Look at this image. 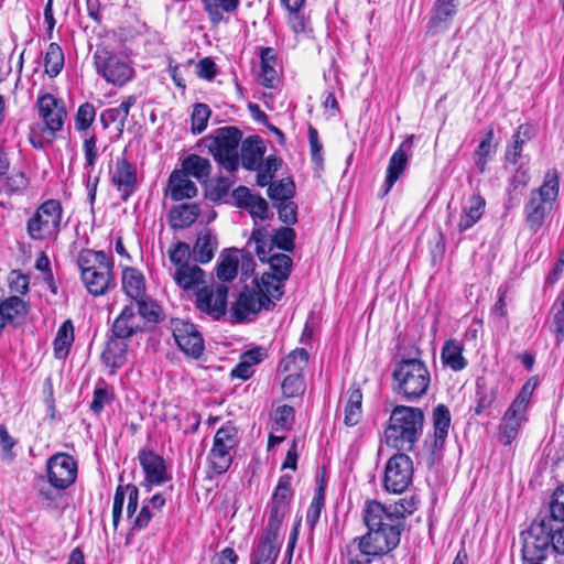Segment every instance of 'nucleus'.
<instances>
[{
  "instance_id": "nucleus-1",
  "label": "nucleus",
  "mask_w": 564,
  "mask_h": 564,
  "mask_svg": "<svg viewBox=\"0 0 564 564\" xmlns=\"http://www.w3.org/2000/svg\"><path fill=\"white\" fill-rule=\"evenodd\" d=\"M415 510L416 501L413 497L400 499L390 506L369 501L364 514L368 532L361 538H355L350 544L373 557L389 553L399 545L404 520Z\"/></svg>"
},
{
  "instance_id": "nucleus-2",
  "label": "nucleus",
  "mask_w": 564,
  "mask_h": 564,
  "mask_svg": "<svg viewBox=\"0 0 564 564\" xmlns=\"http://www.w3.org/2000/svg\"><path fill=\"white\" fill-rule=\"evenodd\" d=\"M523 561H544L549 554H564V527H556L542 512L521 532Z\"/></svg>"
},
{
  "instance_id": "nucleus-3",
  "label": "nucleus",
  "mask_w": 564,
  "mask_h": 564,
  "mask_svg": "<svg viewBox=\"0 0 564 564\" xmlns=\"http://www.w3.org/2000/svg\"><path fill=\"white\" fill-rule=\"evenodd\" d=\"M424 413L420 408L397 405L384 431L388 446L401 452H412L422 435Z\"/></svg>"
},
{
  "instance_id": "nucleus-4",
  "label": "nucleus",
  "mask_w": 564,
  "mask_h": 564,
  "mask_svg": "<svg viewBox=\"0 0 564 564\" xmlns=\"http://www.w3.org/2000/svg\"><path fill=\"white\" fill-rule=\"evenodd\" d=\"M431 373L419 358H402L392 371V391L408 402H414L426 394Z\"/></svg>"
},
{
  "instance_id": "nucleus-5",
  "label": "nucleus",
  "mask_w": 564,
  "mask_h": 564,
  "mask_svg": "<svg viewBox=\"0 0 564 564\" xmlns=\"http://www.w3.org/2000/svg\"><path fill=\"white\" fill-rule=\"evenodd\" d=\"M36 107L42 122L31 127L29 140L33 148L43 149L52 143L56 133L63 129L67 111L64 100L52 94L40 96Z\"/></svg>"
},
{
  "instance_id": "nucleus-6",
  "label": "nucleus",
  "mask_w": 564,
  "mask_h": 564,
  "mask_svg": "<svg viewBox=\"0 0 564 564\" xmlns=\"http://www.w3.org/2000/svg\"><path fill=\"white\" fill-rule=\"evenodd\" d=\"M82 281L94 296L106 294L116 286L113 261L104 251L84 249L77 257Z\"/></svg>"
},
{
  "instance_id": "nucleus-7",
  "label": "nucleus",
  "mask_w": 564,
  "mask_h": 564,
  "mask_svg": "<svg viewBox=\"0 0 564 564\" xmlns=\"http://www.w3.org/2000/svg\"><path fill=\"white\" fill-rule=\"evenodd\" d=\"M93 58L97 74L113 86L122 87L134 77L132 61L123 50L100 44Z\"/></svg>"
},
{
  "instance_id": "nucleus-8",
  "label": "nucleus",
  "mask_w": 564,
  "mask_h": 564,
  "mask_svg": "<svg viewBox=\"0 0 564 564\" xmlns=\"http://www.w3.org/2000/svg\"><path fill=\"white\" fill-rule=\"evenodd\" d=\"M241 139L242 132L237 127L227 126L216 129L203 141L214 160L229 173H235L239 167Z\"/></svg>"
},
{
  "instance_id": "nucleus-9",
  "label": "nucleus",
  "mask_w": 564,
  "mask_h": 564,
  "mask_svg": "<svg viewBox=\"0 0 564 564\" xmlns=\"http://www.w3.org/2000/svg\"><path fill=\"white\" fill-rule=\"evenodd\" d=\"M63 208L58 200L42 203L26 221V232L32 240H55L61 230Z\"/></svg>"
},
{
  "instance_id": "nucleus-10",
  "label": "nucleus",
  "mask_w": 564,
  "mask_h": 564,
  "mask_svg": "<svg viewBox=\"0 0 564 564\" xmlns=\"http://www.w3.org/2000/svg\"><path fill=\"white\" fill-rule=\"evenodd\" d=\"M534 390V384L527 381L510 406L507 409L499 425L498 440L510 445L518 436L520 426L525 420V412Z\"/></svg>"
},
{
  "instance_id": "nucleus-11",
  "label": "nucleus",
  "mask_w": 564,
  "mask_h": 564,
  "mask_svg": "<svg viewBox=\"0 0 564 564\" xmlns=\"http://www.w3.org/2000/svg\"><path fill=\"white\" fill-rule=\"evenodd\" d=\"M237 444L238 430L234 424L227 422L217 430L208 454V462L213 471L220 475L229 469L232 462L231 451Z\"/></svg>"
},
{
  "instance_id": "nucleus-12",
  "label": "nucleus",
  "mask_w": 564,
  "mask_h": 564,
  "mask_svg": "<svg viewBox=\"0 0 564 564\" xmlns=\"http://www.w3.org/2000/svg\"><path fill=\"white\" fill-rule=\"evenodd\" d=\"M413 462L405 453L394 454L386 464L383 488L388 492L402 494L412 482Z\"/></svg>"
},
{
  "instance_id": "nucleus-13",
  "label": "nucleus",
  "mask_w": 564,
  "mask_h": 564,
  "mask_svg": "<svg viewBox=\"0 0 564 564\" xmlns=\"http://www.w3.org/2000/svg\"><path fill=\"white\" fill-rule=\"evenodd\" d=\"M50 484L57 490H64L77 478V462L67 453H56L46 462Z\"/></svg>"
},
{
  "instance_id": "nucleus-14",
  "label": "nucleus",
  "mask_w": 564,
  "mask_h": 564,
  "mask_svg": "<svg viewBox=\"0 0 564 564\" xmlns=\"http://www.w3.org/2000/svg\"><path fill=\"white\" fill-rule=\"evenodd\" d=\"M228 286L224 284L203 286L196 292V308L215 319L226 314Z\"/></svg>"
},
{
  "instance_id": "nucleus-15",
  "label": "nucleus",
  "mask_w": 564,
  "mask_h": 564,
  "mask_svg": "<svg viewBox=\"0 0 564 564\" xmlns=\"http://www.w3.org/2000/svg\"><path fill=\"white\" fill-rule=\"evenodd\" d=\"M273 306L274 302L260 294L254 286H246L235 302L231 314L237 322H242L250 314H258L261 310H270Z\"/></svg>"
},
{
  "instance_id": "nucleus-16",
  "label": "nucleus",
  "mask_w": 564,
  "mask_h": 564,
  "mask_svg": "<svg viewBox=\"0 0 564 564\" xmlns=\"http://www.w3.org/2000/svg\"><path fill=\"white\" fill-rule=\"evenodd\" d=\"M432 421L434 429L433 437L431 440L426 438L424 446L431 455L436 457L443 451L448 436L452 421L449 409L443 403L437 404L433 409Z\"/></svg>"
},
{
  "instance_id": "nucleus-17",
  "label": "nucleus",
  "mask_w": 564,
  "mask_h": 564,
  "mask_svg": "<svg viewBox=\"0 0 564 564\" xmlns=\"http://www.w3.org/2000/svg\"><path fill=\"white\" fill-rule=\"evenodd\" d=\"M173 335L178 348L187 356L198 359L204 351V339L194 324L182 322L175 325Z\"/></svg>"
},
{
  "instance_id": "nucleus-18",
  "label": "nucleus",
  "mask_w": 564,
  "mask_h": 564,
  "mask_svg": "<svg viewBox=\"0 0 564 564\" xmlns=\"http://www.w3.org/2000/svg\"><path fill=\"white\" fill-rule=\"evenodd\" d=\"M111 181L120 192L122 200L128 198L135 192L138 186L137 167L126 158H119L116 162Z\"/></svg>"
},
{
  "instance_id": "nucleus-19",
  "label": "nucleus",
  "mask_w": 564,
  "mask_h": 564,
  "mask_svg": "<svg viewBox=\"0 0 564 564\" xmlns=\"http://www.w3.org/2000/svg\"><path fill=\"white\" fill-rule=\"evenodd\" d=\"M412 150V137L403 141L393 152L387 167V175L382 185V195H387L408 166L409 153Z\"/></svg>"
},
{
  "instance_id": "nucleus-20",
  "label": "nucleus",
  "mask_w": 564,
  "mask_h": 564,
  "mask_svg": "<svg viewBox=\"0 0 564 564\" xmlns=\"http://www.w3.org/2000/svg\"><path fill=\"white\" fill-rule=\"evenodd\" d=\"M138 458L149 489L152 485L158 486L169 480L164 459L160 455L150 449H141Z\"/></svg>"
},
{
  "instance_id": "nucleus-21",
  "label": "nucleus",
  "mask_w": 564,
  "mask_h": 564,
  "mask_svg": "<svg viewBox=\"0 0 564 564\" xmlns=\"http://www.w3.org/2000/svg\"><path fill=\"white\" fill-rule=\"evenodd\" d=\"M458 0H436L431 11L427 33L435 35L446 31L456 14Z\"/></svg>"
},
{
  "instance_id": "nucleus-22",
  "label": "nucleus",
  "mask_w": 564,
  "mask_h": 564,
  "mask_svg": "<svg viewBox=\"0 0 564 564\" xmlns=\"http://www.w3.org/2000/svg\"><path fill=\"white\" fill-rule=\"evenodd\" d=\"M142 330L139 317L133 304L126 305L115 319L111 333L116 339H127Z\"/></svg>"
},
{
  "instance_id": "nucleus-23",
  "label": "nucleus",
  "mask_w": 564,
  "mask_h": 564,
  "mask_svg": "<svg viewBox=\"0 0 564 564\" xmlns=\"http://www.w3.org/2000/svg\"><path fill=\"white\" fill-rule=\"evenodd\" d=\"M217 236L208 228L198 231L194 246L192 248V258L196 263L207 264L218 249Z\"/></svg>"
},
{
  "instance_id": "nucleus-24",
  "label": "nucleus",
  "mask_w": 564,
  "mask_h": 564,
  "mask_svg": "<svg viewBox=\"0 0 564 564\" xmlns=\"http://www.w3.org/2000/svg\"><path fill=\"white\" fill-rule=\"evenodd\" d=\"M553 204L545 202L539 196L530 195L524 206L525 221L529 228L536 232L544 224L546 217L552 210Z\"/></svg>"
},
{
  "instance_id": "nucleus-25",
  "label": "nucleus",
  "mask_w": 564,
  "mask_h": 564,
  "mask_svg": "<svg viewBox=\"0 0 564 564\" xmlns=\"http://www.w3.org/2000/svg\"><path fill=\"white\" fill-rule=\"evenodd\" d=\"M265 147L259 135H250L241 142V165L248 171H254L263 159Z\"/></svg>"
},
{
  "instance_id": "nucleus-26",
  "label": "nucleus",
  "mask_w": 564,
  "mask_h": 564,
  "mask_svg": "<svg viewBox=\"0 0 564 564\" xmlns=\"http://www.w3.org/2000/svg\"><path fill=\"white\" fill-rule=\"evenodd\" d=\"M188 177L182 170H175L171 173L169 177L171 199L178 202L197 195V187Z\"/></svg>"
},
{
  "instance_id": "nucleus-27",
  "label": "nucleus",
  "mask_w": 564,
  "mask_h": 564,
  "mask_svg": "<svg viewBox=\"0 0 564 564\" xmlns=\"http://www.w3.org/2000/svg\"><path fill=\"white\" fill-rule=\"evenodd\" d=\"M486 200L479 194L471 195L463 207L458 231L464 232L476 225L484 215Z\"/></svg>"
},
{
  "instance_id": "nucleus-28",
  "label": "nucleus",
  "mask_w": 564,
  "mask_h": 564,
  "mask_svg": "<svg viewBox=\"0 0 564 564\" xmlns=\"http://www.w3.org/2000/svg\"><path fill=\"white\" fill-rule=\"evenodd\" d=\"M173 280L184 291H192L205 283V271L197 263H189L174 270Z\"/></svg>"
},
{
  "instance_id": "nucleus-29",
  "label": "nucleus",
  "mask_w": 564,
  "mask_h": 564,
  "mask_svg": "<svg viewBox=\"0 0 564 564\" xmlns=\"http://www.w3.org/2000/svg\"><path fill=\"white\" fill-rule=\"evenodd\" d=\"M137 104L134 95L128 96L118 107L108 108L100 113V121L105 129L110 124L117 123L118 130L121 132L126 126L130 109Z\"/></svg>"
},
{
  "instance_id": "nucleus-30",
  "label": "nucleus",
  "mask_w": 564,
  "mask_h": 564,
  "mask_svg": "<svg viewBox=\"0 0 564 564\" xmlns=\"http://www.w3.org/2000/svg\"><path fill=\"white\" fill-rule=\"evenodd\" d=\"M280 552L279 536L263 534L252 553L251 564H275Z\"/></svg>"
},
{
  "instance_id": "nucleus-31",
  "label": "nucleus",
  "mask_w": 564,
  "mask_h": 564,
  "mask_svg": "<svg viewBox=\"0 0 564 564\" xmlns=\"http://www.w3.org/2000/svg\"><path fill=\"white\" fill-rule=\"evenodd\" d=\"M200 213L196 203L180 204L169 213V224L173 229H185L193 225Z\"/></svg>"
},
{
  "instance_id": "nucleus-32",
  "label": "nucleus",
  "mask_w": 564,
  "mask_h": 564,
  "mask_svg": "<svg viewBox=\"0 0 564 564\" xmlns=\"http://www.w3.org/2000/svg\"><path fill=\"white\" fill-rule=\"evenodd\" d=\"M239 257L236 248L221 251L216 265V275L223 282H231L238 273Z\"/></svg>"
},
{
  "instance_id": "nucleus-33",
  "label": "nucleus",
  "mask_w": 564,
  "mask_h": 564,
  "mask_svg": "<svg viewBox=\"0 0 564 564\" xmlns=\"http://www.w3.org/2000/svg\"><path fill=\"white\" fill-rule=\"evenodd\" d=\"M464 346L456 339L445 341L441 359L444 366L451 368L453 371H460L467 366V360L463 356Z\"/></svg>"
},
{
  "instance_id": "nucleus-34",
  "label": "nucleus",
  "mask_w": 564,
  "mask_h": 564,
  "mask_svg": "<svg viewBox=\"0 0 564 564\" xmlns=\"http://www.w3.org/2000/svg\"><path fill=\"white\" fill-rule=\"evenodd\" d=\"M122 290L133 301L145 295V281L143 274L134 268L122 271Z\"/></svg>"
},
{
  "instance_id": "nucleus-35",
  "label": "nucleus",
  "mask_w": 564,
  "mask_h": 564,
  "mask_svg": "<svg viewBox=\"0 0 564 564\" xmlns=\"http://www.w3.org/2000/svg\"><path fill=\"white\" fill-rule=\"evenodd\" d=\"M253 286L269 301H279L284 294V280H279L271 273H263L259 280L256 279Z\"/></svg>"
},
{
  "instance_id": "nucleus-36",
  "label": "nucleus",
  "mask_w": 564,
  "mask_h": 564,
  "mask_svg": "<svg viewBox=\"0 0 564 564\" xmlns=\"http://www.w3.org/2000/svg\"><path fill=\"white\" fill-rule=\"evenodd\" d=\"M182 171L198 181H206L212 173V164L206 158L189 154L182 161Z\"/></svg>"
},
{
  "instance_id": "nucleus-37",
  "label": "nucleus",
  "mask_w": 564,
  "mask_h": 564,
  "mask_svg": "<svg viewBox=\"0 0 564 564\" xmlns=\"http://www.w3.org/2000/svg\"><path fill=\"white\" fill-rule=\"evenodd\" d=\"M74 343V325L66 319L58 328L54 339V355L57 359H65Z\"/></svg>"
},
{
  "instance_id": "nucleus-38",
  "label": "nucleus",
  "mask_w": 564,
  "mask_h": 564,
  "mask_svg": "<svg viewBox=\"0 0 564 564\" xmlns=\"http://www.w3.org/2000/svg\"><path fill=\"white\" fill-rule=\"evenodd\" d=\"M261 74L260 83L264 87L272 88L276 79V70L274 68L276 55L272 47H264L260 53Z\"/></svg>"
},
{
  "instance_id": "nucleus-39",
  "label": "nucleus",
  "mask_w": 564,
  "mask_h": 564,
  "mask_svg": "<svg viewBox=\"0 0 564 564\" xmlns=\"http://www.w3.org/2000/svg\"><path fill=\"white\" fill-rule=\"evenodd\" d=\"M0 310L3 315L4 324L23 319L28 312L25 302L19 296H10L2 301Z\"/></svg>"
},
{
  "instance_id": "nucleus-40",
  "label": "nucleus",
  "mask_w": 564,
  "mask_h": 564,
  "mask_svg": "<svg viewBox=\"0 0 564 564\" xmlns=\"http://www.w3.org/2000/svg\"><path fill=\"white\" fill-rule=\"evenodd\" d=\"M542 516H549V521L556 527H564V485L553 491L547 511Z\"/></svg>"
},
{
  "instance_id": "nucleus-41",
  "label": "nucleus",
  "mask_w": 564,
  "mask_h": 564,
  "mask_svg": "<svg viewBox=\"0 0 564 564\" xmlns=\"http://www.w3.org/2000/svg\"><path fill=\"white\" fill-rule=\"evenodd\" d=\"M558 172L555 169H551L545 173L543 184L536 191H532L530 195L539 196L545 202L551 204L557 197L558 194Z\"/></svg>"
},
{
  "instance_id": "nucleus-42",
  "label": "nucleus",
  "mask_w": 564,
  "mask_h": 564,
  "mask_svg": "<svg viewBox=\"0 0 564 564\" xmlns=\"http://www.w3.org/2000/svg\"><path fill=\"white\" fill-rule=\"evenodd\" d=\"M513 142L507 147L506 161L516 164L518 159L521 156L523 145L531 139V128L528 124L519 126L516 133L512 135Z\"/></svg>"
},
{
  "instance_id": "nucleus-43",
  "label": "nucleus",
  "mask_w": 564,
  "mask_h": 564,
  "mask_svg": "<svg viewBox=\"0 0 564 564\" xmlns=\"http://www.w3.org/2000/svg\"><path fill=\"white\" fill-rule=\"evenodd\" d=\"M213 23H219L223 14L236 11L240 0H202Z\"/></svg>"
},
{
  "instance_id": "nucleus-44",
  "label": "nucleus",
  "mask_w": 564,
  "mask_h": 564,
  "mask_svg": "<svg viewBox=\"0 0 564 564\" xmlns=\"http://www.w3.org/2000/svg\"><path fill=\"white\" fill-rule=\"evenodd\" d=\"M362 392L359 388H350L349 398L345 406L344 422L347 426H355L361 417Z\"/></svg>"
},
{
  "instance_id": "nucleus-45",
  "label": "nucleus",
  "mask_w": 564,
  "mask_h": 564,
  "mask_svg": "<svg viewBox=\"0 0 564 564\" xmlns=\"http://www.w3.org/2000/svg\"><path fill=\"white\" fill-rule=\"evenodd\" d=\"M281 164V159L275 155H269L264 161H260L254 170L257 171V184L261 187L271 184V180Z\"/></svg>"
},
{
  "instance_id": "nucleus-46",
  "label": "nucleus",
  "mask_w": 564,
  "mask_h": 564,
  "mask_svg": "<svg viewBox=\"0 0 564 564\" xmlns=\"http://www.w3.org/2000/svg\"><path fill=\"white\" fill-rule=\"evenodd\" d=\"M308 364V352L305 348L292 350L280 364L284 372H301Z\"/></svg>"
},
{
  "instance_id": "nucleus-47",
  "label": "nucleus",
  "mask_w": 564,
  "mask_h": 564,
  "mask_svg": "<svg viewBox=\"0 0 564 564\" xmlns=\"http://www.w3.org/2000/svg\"><path fill=\"white\" fill-rule=\"evenodd\" d=\"M295 185L291 178L272 182L268 187V195L273 203H280L293 198Z\"/></svg>"
},
{
  "instance_id": "nucleus-48",
  "label": "nucleus",
  "mask_w": 564,
  "mask_h": 564,
  "mask_svg": "<svg viewBox=\"0 0 564 564\" xmlns=\"http://www.w3.org/2000/svg\"><path fill=\"white\" fill-rule=\"evenodd\" d=\"M45 72L51 76H57L64 66V53L58 44L51 43L44 57Z\"/></svg>"
},
{
  "instance_id": "nucleus-49",
  "label": "nucleus",
  "mask_w": 564,
  "mask_h": 564,
  "mask_svg": "<svg viewBox=\"0 0 564 564\" xmlns=\"http://www.w3.org/2000/svg\"><path fill=\"white\" fill-rule=\"evenodd\" d=\"M252 242L256 245V253L259 260L265 262L271 256V251L273 250L271 238L269 237L268 231L264 228L254 229L248 241V245H251Z\"/></svg>"
},
{
  "instance_id": "nucleus-50",
  "label": "nucleus",
  "mask_w": 564,
  "mask_h": 564,
  "mask_svg": "<svg viewBox=\"0 0 564 564\" xmlns=\"http://www.w3.org/2000/svg\"><path fill=\"white\" fill-rule=\"evenodd\" d=\"M265 262L270 264L272 275L278 276L279 280L285 281L289 279L293 265L291 257L285 253H273Z\"/></svg>"
},
{
  "instance_id": "nucleus-51",
  "label": "nucleus",
  "mask_w": 564,
  "mask_h": 564,
  "mask_svg": "<svg viewBox=\"0 0 564 564\" xmlns=\"http://www.w3.org/2000/svg\"><path fill=\"white\" fill-rule=\"evenodd\" d=\"M133 305L135 307V312L145 322L158 323L160 321L162 314L161 307L145 295L135 300V304Z\"/></svg>"
},
{
  "instance_id": "nucleus-52",
  "label": "nucleus",
  "mask_w": 564,
  "mask_h": 564,
  "mask_svg": "<svg viewBox=\"0 0 564 564\" xmlns=\"http://www.w3.org/2000/svg\"><path fill=\"white\" fill-rule=\"evenodd\" d=\"M167 256L171 263L174 265V270H177L191 263L192 249L188 243L177 241L169 248Z\"/></svg>"
},
{
  "instance_id": "nucleus-53",
  "label": "nucleus",
  "mask_w": 564,
  "mask_h": 564,
  "mask_svg": "<svg viewBox=\"0 0 564 564\" xmlns=\"http://www.w3.org/2000/svg\"><path fill=\"white\" fill-rule=\"evenodd\" d=\"M292 477L283 475L279 478L278 485L271 498V505L282 506L288 508L289 501L293 496L291 488Z\"/></svg>"
},
{
  "instance_id": "nucleus-54",
  "label": "nucleus",
  "mask_w": 564,
  "mask_h": 564,
  "mask_svg": "<svg viewBox=\"0 0 564 564\" xmlns=\"http://www.w3.org/2000/svg\"><path fill=\"white\" fill-rule=\"evenodd\" d=\"M210 109L206 104H195L191 116L193 134H200L206 128L210 117Z\"/></svg>"
},
{
  "instance_id": "nucleus-55",
  "label": "nucleus",
  "mask_w": 564,
  "mask_h": 564,
  "mask_svg": "<svg viewBox=\"0 0 564 564\" xmlns=\"http://www.w3.org/2000/svg\"><path fill=\"white\" fill-rule=\"evenodd\" d=\"M492 140H494V129L490 128L475 151V164L478 166V169L481 173L485 171V167L487 164V158L489 156V154L492 151V148H494Z\"/></svg>"
},
{
  "instance_id": "nucleus-56",
  "label": "nucleus",
  "mask_w": 564,
  "mask_h": 564,
  "mask_svg": "<svg viewBox=\"0 0 564 564\" xmlns=\"http://www.w3.org/2000/svg\"><path fill=\"white\" fill-rule=\"evenodd\" d=\"M295 231L291 227H281L271 237L273 248L276 247L284 251H293Z\"/></svg>"
},
{
  "instance_id": "nucleus-57",
  "label": "nucleus",
  "mask_w": 564,
  "mask_h": 564,
  "mask_svg": "<svg viewBox=\"0 0 564 564\" xmlns=\"http://www.w3.org/2000/svg\"><path fill=\"white\" fill-rule=\"evenodd\" d=\"M288 512V508L270 503V516L264 534L279 536L280 528Z\"/></svg>"
},
{
  "instance_id": "nucleus-58",
  "label": "nucleus",
  "mask_w": 564,
  "mask_h": 564,
  "mask_svg": "<svg viewBox=\"0 0 564 564\" xmlns=\"http://www.w3.org/2000/svg\"><path fill=\"white\" fill-rule=\"evenodd\" d=\"M28 185L29 180L23 172L12 171V173L7 176L2 187L8 195H13L22 193Z\"/></svg>"
},
{
  "instance_id": "nucleus-59",
  "label": "nucleus",
  "mask_w": 564,
  "mask_h": 564,
  "mask_svg": "<svg viewBox=\"0 0 564 564\" xmlns=\"http://www.w3.org/2000/svg\"><path fill=\"white\" fill-rule=\"evenodd\" d=\"M96 117V108L90 102H85L79 106L75 116V128L78 131H86Z\"/></svg>"
},
{
  "instance_id": "nucleus-60",
  "label": "nucleus",
  "mask_w": 564,
  "mask_h": 564,
  "mask_svg": "<svg viewBox=\"0 0 564 564\" xmlns=\"http://www.w3.org/2000/svg\"><path fill=\"white\" fill-rule=\"evenodd\" d=\"M282 391L286 398H293L304 391V380L301 372L290 373L282 382Z\"/></svg>"
},
{
  "instance_id": "nucleus-61",
  "label": "nucleus",
  "mask_w": 564,
  "mask_h": 564,
  "mask_svg": "<svg viewBox=\"0 0 564 564\" xmlns=\"http://www.w3.org/2000/svg\"><path fill=\"white\" fill-rule=\"evenodd\" d=\"M278 209L279 219L286 225H294L297 221V205L291 199L273 203Z\"/></svg>"
},
{
  "instance_id": "nucleus-62",
  "label": "nucleus",
  "mask_w": 564,
  "mask_h": 564,
  "mask_svg": "<svg viewBox=\"0 0 564 564\" xmlns=\"http://www.w3.org/2000/svg\"><path fill=\"white\" fill-rule=\"evenodd\" d=\"M34 489L37 494V497L45 503V506H51L56 498L58 497V492L51 484L50 480H45L44 477H39L34 484Z\"/></svg>"
},
{
  "instance_id": "nucleus-63",
  "label": "nucleus",
  "mask_w": 564,
  "mask_h": 564,
  "mask_svg": "<svg viewBox=\"0 0 564 564\" xmlns=\"http://www.w3.org/2000/svg\"><path fill=\"white\" fill-rule=\"evenodd\" d=\"M112 393L107 387H97L94 391L93 401L90 403V410L96 414H100L106 404L112 401Z\"/></svg>"
},
{
  "instance_id": "nucleus-64",
  "label": "nucleus",
  "mask_w": 564,
  "mask_h": 564,
  "mask_svg": "<svg viewBox=\"0 0 564 564\" xmlns=\"http://www.w3.org/2000/svg\"><path fill=\"white\" fill-rule=\"evenodd\" d=\"M553 310L554 317L552 329L557 335L558 339H562L564 338V292H562L557 297Z\"/></svg>"
}]
</instances>
